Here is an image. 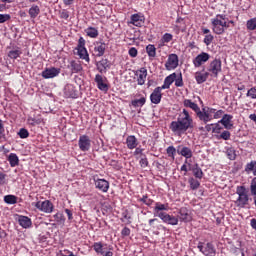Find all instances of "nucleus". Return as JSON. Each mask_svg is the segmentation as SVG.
<instances>
[{"instance_id":"4d7b16f0","label":"nucleus","mask_w":256,"mask_h":256,"mask_svg":"<svg viewBox=\"0 0 256 256\" xmlns=\"http://www.w3.org/2000/svg\"><path fill=\"white\" fill-rule=\"evenodd\" d=\"M11 19V15L9 14H0V24L6 23V21H9Z\"/></svg>"},{"instance_id":"1a4fd4ad","label":"nucleus","mask_w":256,"mask_h":256,"mask_svg":"<svg viewBox=\"0 0 256 256\" xmlns=\"http://www.w3.org/2000/svg\"><path fill=\"white\" fill-rule=\"evenodd\" d=\"M207 71L211 73L212 77H219V73H221V60L214 59L210 62Z\"/></svg>"},{"instance_id":"c9c22d12","label":"nucleus","mask_w":256,"mask_h":256,"mask_svg":"<svg viewBox=\"0 0 256 256\" xmlns=\"http://www.w3.org/2000/svg\"><path fill=\"white\" fill-rule=\"evenodd\" d=\"M146 53L148 57L155 58L157 57V48H155V45L149 44L148 46H146Z\"/></svg>"},{"instance_id":"f03ea898","label":"nucleus","mask_w":256,"mask_h":256,"mask_svg":"<svg viewBox=\"0 0 256 256\" xmlns=\"http://www.w3.org/2000/svg\"><path fill=\"white\" fill-rule=\"evenodd\" d=\"M225 19H227L225 14H217L215 18L211 19L212 29L216 35H223L225 29L229 28Z\"/></svg>"},{"instance_id":"37998d69","label":"nucleus","mask_w":256,"mask_h":256,"mask_svg":"<svg viewBox=\"0 0 256 256\" xmlns=\"http://www.w3.org/2000/svg\"><path fill=\"white\" fill-rule=\"evenodd\" d=\"M146 102H147V99H145V97H142L140 99L133 100L132 106L133 107H143V105H145Z\"/></svg>"},{"instance_id":"0eeeda50","label":"nucleus","mask_w":256,"mask_h":256,"mask_svg":"<svg viewBox=\"0 0 256 256\" xmlns=\"http://www.w3.org/2000/svg\"><path fill=\"white\" fill-rule=\"evenodd\" d=\"M34 207H36V209H39V211H42V213H53V209H55V206L49 200H45L42 202L38 201L35 203Z\"/></svg>"},{"instance_id":"e433bc0d","label":"nucleus","mask_w":256,"mask_h":256,"mask_svg":"<svg viewBox=\"0 0 256 256\" xmlns=\"http://www.w3.org/2000/svg\"><path fill=\"white\" fill-rule=\"evenodd\" d=\"M188 183H189L190 189H192V191H197V189H199V187H201V182H199V180H196L193 177L188 179Z\"/></svg>"},{"instance_id":"5701e85b","label":"nucleus","mask_w":256,"mask_h":256,"mask_svg":"<svg viewBox=\"0 0 256 256\" xmlns=\"http://www.w3.org/2000/svg\"><path fill=\"white\" fill-rule=\"evenodd\" d=\"M175 79H177V73H172L164 79V84L159 86L160 89H170L171 85L175 83Z\"/></svg>"},{"instance_id":"4be33fe9","label":"nucleus","mask_w":256,"mask_h":256,"mask_svg":"<svg viewBox=\"0 0 256 256\" xmlns=\"http://www.w3.org/2000/svg\"><path fill=\"white\" fill-rule=\"evenodd\" d=\"M233 115L224 114L222 119L219 120V123L223 125L225 129H233Z\"/></svg>"},{"instance_id":"3c124183","label":"nucleus","mask_w":256,"mask_h":256,"mask_svg":"<svg viewBox=\"0 0 256 256\" xmlns=\"http://www.w3.org/2000/svg\"><path fill=\"white\" fill-rule=\"evenodd\" d=\"M250 193L252 197L256 195V177L252 179L250 184Z\"/></svg>"},{"instance_id":"dca6fc26","label":"nucleus","mask_w":256,"mask_h":256,"mask_svg":"<svg viewBox=\"0 0 256 256\" xmlns=\"http://www.w3.org/2000/svg\"><path fill=\"white\" fill-rule=\"evenodd\" d=\"M59 73H61V69L59 68H55V67L46 68L44 71H42V77L43 79H53L57 77Z\"/></svg>"},{"instance_id":"aec40b11","label":"nucleus","mask_w":256,"mask_h":256,"mask_svg":"<svg viewBox=\"0 0 256 256\" xmlns=\"http://www.w3.org/2000/svg\"><path fill=\"white\" fill-rule=\"evenodd\" d=\"M137 78L138 85H145V81L147 79V68L142 67L135 72Z\"/></svg>"},{"instance_id":"4468645a","label":"nucleus","mask_w":256,"mask_h":256,"mask_svg":"<svg viewBox=\"0 0 256 256\" xmlns=\"http://www.w3.org/2000/svg\"><path fill=\"white\" fill-rule=\"evenodd\" d=\"M15 219L23 229H29L33 225L31 218L27 216L17 214Z\"/></svg>"},{"instance_id":"473e14b6","label":"nucleus","mask_w":256,"mask_h":256,"mask_svg":"<svg viewBox=\"0 0 256 256\" xmlns=\"http://www.w3.org/2000/svg\"><path fill=\"white\" fill-rule=\"evenodd\" d=\"M22 53L21 48L16 47L8 52V57L10 59H18V57H21Z\"/></svg>"},{"instance_id":"bb28decb","label":"nucleus","mask_w":256,"mask_h":256,"mask_svg":"<svg viewBox=\"0 0 256 256\" xmlns=\"http://www.w3.org/2000/svg\"><path fill=\"white\" fill-rule=\"evenodd\" d=\"M179 219L184 223H189L191 221V214H189V210L185 207L180 208L179 210Z\"/></svg>"},{"instance_id":"f257e3e1","label":"nucleus","mask_w":256,"mask_h":256,"mask_svg":"<svg viewBox=\"0 0 256 256\" xmlns=\"http://www.w3.org/2000/svg\"><path fill=\"white\" fill-rule=\"evenodd\" d=\"M195 128V122L193 121V117L189 114L187 109H183L182 113L179 114L176 121H172L170 123L169 129L176 135L177 137H181Z\"/></svg>"},{"instance_id":"09e8293b","label":"nucleus","mask_w":256,"mask_h":256,"mask_svg":"<svg viewBox=\"0 0 256 256\" xmlns=\"http://www.w3.org/2000/svg\"><path fill=\"white\" fill-rule=\"evenodd\" d=\"M20 139H27L29 137V131L25 128H21L18 132Z\"/></svg>"},{"instance_id":"4c0bfd02","label":"nucleus","mask_w":256,"mask_h":256,"mask_svg":"<svg viewBox=\"0 0 256 256\" xmlns=\"http://www.w3.org/2000/svg\"><path fill=\"white\" fill-rule=\"evenodd\" d=\"M78 56L84 61H89V53H87V48H77Z\"/></svg>"},{"instance_id":"69168bd1","label":"nucleus","mask_w":256,"mask_h":256,"mask_svg":"<svg viewBox=\"0 0 256 256\" xmlns=\"http://www.w3.org/2000/svg\"><path fill=\"white\" fill-rule=\"evenodd\" d=\"M85 48V39H83V37H80L78 40V47L77 49H82Z\"/></svg>"},{"instance_id":"7c9ffc66","label":"nucleus","mask_w":256,"mask_h":256,"mask_svg":"<svg viewBox=\"0 0 256 256\" xmlns=\"http://www.w3.org/2000/svg\"><path fill=\"white\" fill-rule=\"evenodd\" d=\"M31 19H37V17L39 16V13H41V8H39L37 5L33 4L29 11H28Z\"/></svg>"},{"instance_id":"0e129e2a","label":"nucleus","mask_w":256,"mask_h":256,"mask_svg":"<svg viewBox=\"0 0 256 256\" xmlns=\"http://www.w3.org/2000/svg\"><path fill=\"white\" fill-rule=\"evenodd\" d=\"M60 17H61V19H69V11H67V10H62L61 12H60Z\"/></svg>"},{"instance_id":"79ce46f5","label":"nucleus","mask_w":256,"mask_h":256,"mask_svg":"<svg viewBox=\"0 0 256 256\" xmlns=\"http://www.w3.org/2000/svg\"><path fill=\"white\" fill-rule=\"evenodd\" d=\"M93 249L96 253H98L100 255H105V252L103 251V243L95 242L93 245Z\"/></svg>"},{"instance_id":"603ef678","label":"nucleus","mask_w":256,"mask_h":256,"mask_svg":"<svg viewBox=\"0 0 256 256\" xmlns=\"http://www.w3.org/2000/svg\"><path fill=\"white\" fill-rule=\"evenodd\" d=\"M140 166L145 168V167H148L149 166V160H147V156L146 155H143L140 157Z\"/></svg>"},{"instance_id":"2f4dec72","label":"nucleus","mask_w":256,"mask_h":256,"mask_svg":"<svg viewBox=\"0 0 256 256\" xmlns=\"http://www.w3.org/2000/svg\"><path fill=\"white\" fill-rule=\"evenodd\" d=\"M7 160L10 163V167H17L19 165V156L15 153H10Z\"/></svg>"},{"instance_id":"680f3d73","label":"nucleus","mask_w":256,"mask_h":256,"mask_svg":"<svg viewBox=\"0 0 256 256\" xmlns=\"http://www.w3.org/2000/svg\"><path fill=\"white\" fill-rule=\"evenodd\" d=\"M121 235L122 237H129V235H131V229L124 227L121 231Z\"/></svg>"},{"instance_id":"5fc2aeb1","label":"nucleus","mask_w":256,"mask_h":256,"mask_svg":"<svg viewBox=\"0 0 256 256\" xmlns=\"http://www.w3.org/2000/svg\"><path fill=\"white\" fill-rule=\"evenodd\" d=\"M140 202L144 203V205H147L148 207H151L153 205V200L149 199L147 196H143L140 198Z\"/></svg>"},{"instance_id":"cd10ccee","label":"nucleus","mask_w":256,"mask_h":256,"mask_svg":"<svg viewBox=\"0 0 256 256\" xmlns=\"http://www.w3.org/2000/svg\"><path fill=\"white\" fill-rule=\"evenodd\" d=\"M111 65H109V60L102 59L97 62V69L99 73H107V70L110 69Z\"/></svg>"},{"instance_id":"338daca9","label":"nucleus","mask_w":256,"mask_h":256,"mask_svg":"<svg viewBox=\"0 0 256 256\" xmlns=\"http://www.w3.org/2000/svg\"><path fill=\"white\" fill-rule=\"evenodd\" d=\"M134 155H139L140 157H143V155H145V154L143 153V149L138 147L135 149Z\"/></svg>"},{"instance_id":"393cba45","label":"nucleus","mask_w":256,"mask_h":256,"mask_svg":"<svg viewBox=\"0 0 256 256\" xmlns=\"http://www.w3.org/2000/svg\"><path fill=\"white\" fill-rule=\"evenodd\" d=\"M130 23H132V25H134L135 27H143V25L145 24V18L139 14H133L131 16Z\"/></svg>"},{"instance_id":"de8ad7c7","label":"nucleus","mask_w":256,"mask_h":256,"mask_svg":"<svg viewBox=\"0 0 256 256\" xmlns=\"http://www.w3.org/2000/svg\"><path fill=\"white\" fill-rule=\"evenodd\" d=\"M56 223H65V216L63 213H56L54 216Z\"/></svg>"},{"instance_id":"f704fd0d","label":"nucleus","mask_w":256,"mask_h":256,"mask_svg":"<svg viewBox=\"0 0 256 256\" xmlns=\"http://www.w3.org/2000/svg\"><path fill=\"white\" fill-rule=\"evenodd\" d=\"M85 33L88 37H91L92 39H97V37H99V30H97V28L94 27H88L85 30Z\"/></svg>"},{"instance_id":"20e7f679","label":"nucleus","mask_w":256,"mask_h":256,"mask_svg":"<svg viewBox=\"0 0 256 256\" xmlns=\"http://www.w3.org/2000/svg\"><path fill=\"white\" fill-rule=\"evenodd\" d=\"M184 107L188 109H192L194 113H196V116L198 117L199 121H205L209 117V112H205V108H199V105L197 103L193 102L191 99H184L183 101Z\"/></svg>"},{"instance_id":"774afa93","label":"nucleus","mask_w":256,"mask_h":256,"mask_svg":"<svg viewBox=\"0 0 256 256\" xmlns=\"http://www.w3.org/2000/svg\"><path fill=\"white\" fill-rule=\"evenodd\" d=\"M64 211H65L69 221L73 220V212L70 209H67V208Z\"/></svg>"},{"instance_id":"412c9836","label":"nucleus","mask_w":256,"mask_h":256,"mask_svg":"<svg viewBox=\"0 0 256 256\" xmlns=\"http://www.w3.org/2000/svg\"><path fill=\"white\" fill-rule=\"evenodd\" d=\"M195 79H196V83L198 85H201L203 83H205V81H207V79H209V72L205 71V69H203L202 71H197L195 73Z\"/></svg>"},{"instance_id":"c03bdc74","label":"nucleus","mask_w":256,"mask_h":256,"mask_svg":"<svg viewBox=\"0 0 256 256\" xmlns=\"http://www.w3.org/2000/svg\"><path fill=\"white\" fill-rule=\"evenodd\" d=\"M166 153H167L168 157L175 159V155L177 154V149H175L173 146H169L166 149Z\"/></svg>"},{"instance_id":"f3484780","label":"nucleus","mask_w":256,"mask_h":256,"mask_svg":"<svg viewBox=\"0 0 256 256\" xmlns=\"http://www.w3.org/2000/svg\"><path fill=\"white\" fill-rule=\"evenodd\" d=\"M94 81L100 91H109V85L105 83V81H107V78H103L100 74H96Z\"/></svg>"},{"instance_id":"39448f33","label":"nucleus","mask_w":256,"mask_h":256,"mask_svg":"<svg viewBox=\"0 0 256 256\" xmlns=\"http://www.w3.org/2000/svg\"><path fill=\"white\" fill-rule=\"evenodd\" d=\"M197 247L200 253L205 256H215L217 253V251L215 250V246L211 242H208L206 244L203 242H199Z\"/></svg>"},{"instance_id":"864d4df0","label":"nucleus","mask_w":256,"mask_h":256,"mask_svg":"<svg viewBox=\"0 0 256 256\" xmlns=\"http://www.w3.org/2000/svg\"><path fill=\"white\" fill-rule=\"evenodd\" d=\"M246 97H250V99H256V87H252L246 93Z\"/></svg>"},{"instance_id":"052dcab7","label":"nucleus","mask_w":256,"mask_h":256,"mask_svg":"<svg viewBox=\"0 0 256 256\" xmlns=\"http://www.w3.org/2000/svg\"><path fill=\"white\" fill-rule=\"evenodd\" d=\"M138 53L139 52L137 51V48H135V47L130 48L128 51L129 56L133 57V58L137 57Z\"/></svg>"},{"instance_id":"72a5a7b5","label":"nucleus","mask_w":256,"mask_h":256,"mask_svg":"<svg viewBox=\"0 0 256 256\" xmlns=\"http://www.w3.org/2000/svg\"><path fill=\"white\" fill-rule=\"evenodd\" d=\"M191 171L196 179H203V170L199 167V164H195Z\"/></svg>"},{"instance_id":"f8f14e48","label":"nucleus","mask_w":256,"mask_h":256,"mask_svg":"<svg viewBox=\"0 0 256 256\" xmlns=\"http://www.w3.org/2000/svg\"><path fill=\"white\" fill-rule=\"evenodd\" d=\"M64 95L68 99H77L79 97V91L72 84H67L64 87Z\"/></svg>"},{"instance_id":"a878e982","label":"nucleus","mask_w":256,"mask_h":256,"mask_svg":"<svg viewBox=\"0 0 256 256\" xmlns=\"http://www.w3.org/2000/svg\"><path fill=\"white\" fill-rule=\"evenodd\" d=\"M107 49V44L105 42L97 43L94 47V53L96 57H103L105 55V50Z\"/></svg>"},{"instance_id":"a18cd8bd","label":"nucleus","mask_w":256,"mask_h":256,"mask_svg":"<svg viewBox=\"0 0 256 256\" xmlns=\"http://www.w3.org/2000/svg\"><path fill=\"white\" fill-rule=\"evenodd\" d=\"M218 139H223L224 141H229L231 139V132L229 130L223 131L219 136Z\"/></svg>"},{"instance_id":"8fccbe9b","label":"nucleus","mask_w":256,"mask_h":256,"mask_svg":"<svg viewBox=\"0 0 256 256\" xmlns=\"http://www.w3.org/2000/svg\"><path fill=\"white\" fill-rule=\"evenodd\" d=\"M175 81V87H183V74L176 75Z\"/></svg>"},{"instance_id":"2eb2a0df","label":"nucleus","mask_w":256,"mask_h":256,"mask_svg":"<svg viewBox=\"0 0 256 256\" xmlns=\"http://www.w3.org/2000/svg\"><path fill=\"white\" fill-rule=\"evenodd\" d=\"M154 217H161L162 215H164L166 212L163 211H169V204H163L160 202H156L155 203V207H154Z\"/></svg>"},{"instance_id":"b1692460","label":"nucleus","mask_w":256,"mask_h":256,"mask_svg":"<svg viewBox=\"0 0 256 256\" xmlns=\"http://www.w3.org/2000/svg\"><path fill=\"white\" fill-rule=\"evenodd\" d=\"M67 67L70 69L71 73H81V71H83V66L79 61L71 60Z\"/></svg>"},{"instance_id":"ddd939ff","label":"nucleus","mask_w":256,"mask_h":256,"mask_svg":"<svg viewBox=\"0 0 256 256\" xmlns=\"http://www.w3.org/2000/svg\"><path fill=\"white\" fill-rule=\"evenodd\" d=\"M161 91H163V89L158 86L151 93L150 101L154 105H159V103H161V99H163V94H161Z\"/></svg>"},{"instance_id":"58836bf2","label":"nucleus","mask_w":256,"mask_h":256,"mask_svg":"<svg viewBox=\"0 0 256 256\" xmlns=\"http://www.w3.org/2000/svg\"><path fill=\"white\" fill-rule=\"evenodd\" d=\"M226 154L228 159H230V161H235V159H237V152L233 147L227 148Z\"/></svg>"},{"instance_id":"a211bd4d","label":"nucleus","mask_w":256,"mask_h":256,"mask_svg":"<svg viewBox=\"0 0 256 256\" xmlns=\"http://www.w3.org/2000/svg\"><path fill=\"white\" fill-rule=\"evenodd\" d=\"M159 219H161V221H163V223H167V225H179V218L167 214V212L165 214H162Z\"/></svg>"},{"instance_id":"9b49d317","label":"nucleus","mask_w":256,"mask_h":256,"mask_svg":"<svg viewBox=\"0 0 256 256\" xmlns=\"http://www.w3.org/2000/svg\"><path fill=\"white\" fill-rule=\"evenodd\" d=\"M165 67L167 71H173V69H177L179 67V56L177 54H170L168 56V60L165 63Z\"/></svg>"},{"instance_id":"6e6552de","label":"nucleus","mask_w":256,"mask_h":256,"mask_svg":"<svg viewBox=\"0 0 256 256\" xmlns=\"http://www.w3.org/2000/svg\"><path fill=\"white\" fill-rule=\"evenodd\" d=\"M209 59H211V55L207 52H201L200 54H198L192 61L194 67L199 68L202 65H205V63H207V61H209Z\"/></svg>"},{"instance_id":"13d9d810","label":"nucleus","mask_w":256,"mask_h":256,"mask_svg":"<svg viewBox=\"0 0 256 256\" xmlns=\"http://www.w3.org/2000/svg\"><path fill=\"white\" fill-rule=\"evenodd\" d=\"M255 165H256V162L251 161L246 165L245 171H255Z\"/></svg>"},{"instance_id":"6ab92c4d","label":"nucleus","mask_w":256,"mask_h":256,"mask_svg":"<svg viewBox=\"0 0 256 256\" xmlns=\"http://www.w3.org/2000/svg\"><path fill=\"white\" fill-rule=\"evenodd\" d=\"M96 189L101 191L102 193H107L109 191V181L105 179H97L94 183Z\"/></svg>"},{"instance_id":"9d476101","label":"nucleus","mask_w":256,"mask_h":256,"mask_svg":"<svg viewBox=\"0 0 256 256\" xmlns=\"http://www.w3.org/2000/svg\"><path fill=\"white\" fill-rule=\"evenodd\" d=\"M78 147L80 151H89V149H91V138L87 135H81L78 140Z\"/></svg>"},{"instance_id":"bf43d9fd","label":"nucleus","mask_w":256,"mask_h":256,"mask_svg":"<svg viewBox=\"0 0 256 256\" xmlns=\"http://www.w3.org/2000/svg\"><path fill=\"white\" fill-rule=\"evenodd\" d=\"M221 129H223V127H221V125L218 123L214 124V127L212 128V133H221Z\"/></svg>"},{"instance_id":"423d86ee","label":"nucleus","mask_w":256,"mask_h":256,"mask_svg":"<svg viewBox=\"0 0 256 256\" xmlns=\"http://www.w3.org/2000/svg\"><path fill=\"white\" fill-rule=\"evenodd\" d=\"M204 113H208V118L207 120H201L204 125H207L209 121H213V119H221L223 116V110H216L215 108H205Z\"/></svg>"},{"instance_id":"e2e57ef3","label":"nucleus","mask_w":256,"mask_h":256,"mask_svg":"<svg viewBox=\"0 0 256 256\" xmlns=\"http://www.w3.org/2000/svg\"><path fill=\"white\" fill-rule=\"evenodd\" d=\"M7 174L0 173V185H7Z\"/></svg>"},{"instance_id":"7ed1b4c3","label":"nucleus","mask_w":256,"mask_h":256,"mask_svg":"<svg viewBox=\"0 0 256 256\" xmlns=\"http://www.w3.org/2000/svg\"><path fill=\"white\" fill-rule=\"evenodd\" d=\"M236 195H238L235 205L240 209H245L249 205V190L245 186L236 187Z\"/></svg>"},{"instance_id":"ea45409f","label":"nucleus","mask_w":256,"mask_h":256,"mask_svg":"<svg viewBox=\"0 0 256 256\" xmlns=\"http://www.w3.org/2000/svg\"><path fill=\"white\" fill-rule=\"evenodd\" d=\"M4 202L7 203V205H15V204H17V196L6 195V196H4Z\"/></svg>"},{"instance_id":"c85d7f7f","label":"nucleus","mask_w":256,"mask_h":256,"mask_svg":"<svg viewBox=\"0 0 256 256\" xmlns=\"http://www.w3.org/2000/svg\"><path fill=\"white\" fill-rule=\"evenodd\" d=\"M177 153L178 155H182V157H185V159H191V157H193V151L187 146H183L182 148L179 147Z\"/></svg>"},{"instance_id":"49530a36","label":"nucleus","mask_w":256,"mask_h":256,"mask_svg":"<svg viewBox=\"0 0 256 256\" xmlns=\"http://www.w3.org/2000/svg\"><path fill=\"white\" fill-rule=\"evenodd\" d=\"M161 41L163 43H171V41H173V34L171 33H165L162 38Z\"/></svg>"},{"instance_id":"a19ab883","label":"nucleus","mask_w":256,"mask_h":256,"mask_svg":"<svg viewBox=\"0 0 256 256\" xmlns=\"http://www.w3.org/2000/svg\"><path fill=\"white\" fill-rule=\"evenodd\" d=\"M246 27H247L248 31H255V29H256V17L247 20Z\"/></svg>"},{"instance_id":"6e6d98bb","label":"nucleus","mask_w":256,"mask_h":256,"mask_svg":"<svg viewBox=\"0 0 256 256\" xmlns=\"http://www.w3.org/2000/svg\"><path fill=\"white\" fill-rule=\"evenodd\" d=\"M213 39H215V37H213L212 34H208L204 37V43L205 45L209 46L211 43H213Z\"/></svg>"},{"instance_id":"c756f323","label":"nucleus","mask_w":256,"mask_h":256,"mask_svg":"<svg viewBox=\"0 0 256 256\" xmlns=\"http://www.w3.org/2000/svg\"><path fill=\"white\" fill-rule=\"evenodd\" d=\"M126 145L128 149H137V138L133 135H130L126 138Z\"/></svg>"}]
</instances>
